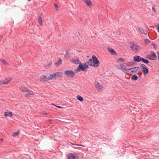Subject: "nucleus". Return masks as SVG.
Returning <instances> with one entry per match:
<instances>
[{
	"label": "nucleus",
	"instance_id": "1",
	"mask_svg": "<svg viewBox=\"0 0 159 159\" xmlns=\"http://www.w3.org/2000/svg\"><path fill=\"white\" fill-rule=\"evenodd\" d=\"M87 63L91 66L97 67L99 65V61L97 57L93 55L92 56V59H90L87 62Z\"/></svg>",
	"mask_w": 159,
	"mask_h": 159
},
{
	"label": "nucleus",
	"instance_id": "2",
	"mask_svg": "<svg viewBox=\"0 0 159 159\" xmlns=\"http://www.w3.org/2000/svg\"><path fill=\"white\" fill-rule=\"evenodd\" d=\"M130 47L133 52L135 53L139 52L141 49L140 46L134 43H132L130 44Z\"/></svg>",
	"mask_w": 159,
	"mask_h": 159
},
{
	"label": "nucleus",
	"instance_id": "3",
	"mask_svg": "<svg viewBox=\"0 0 159 159\" xmlns=\"http://www.w3.org/2000/svg\"><path fill=\"white\" fill-rule=\"evenodd\" d=\"M63 76V73L61 72H57L53 74H50L49 77V80H52L56 79L57 77L61 78Z\"/></svg>",
	"mask_w": 159,
	"mask_h": 159
},
{
	"label": "nucleus",
	"instance_id": "4",
	"mask_svg": "<svg viewBox=\"0 0 159 159\" xmlns=\"http://www.w3.org/2000/svg\"><path fill=\"white\" fill-rule=\"evenodd\" d=\"M65 75L67 77L73 78L75 75L74 72L71 70H65L64 72Z\"/></svg>",
	"mask_w": 159,
	"mask_h": 159
},
{
	"label": "nucleus",
	"instance_id": "5",
	"mask_svg": "<svg viewBox=\"0 0 159 159\" xmlns=\"http://www.w3.org/2000/svg\"><path fill=\"white\" fill-rule=\"evenodd\" d=\"M117 68L121 70L123 72L127 73L128 69L125 66L124 63H120L117 65Z\"/></svg>",
	"mask_w": 159,
	"mask_h": 159
},
{
	"label": "nucleus",
	"instance_id": "6",
	"mask_svg": "<svg viewBox=\"0 0 159 159\" xmlns=\"http://www.w3.org/2000/svg\"><path fill=\"white\" fill-rule=\"evenodd\" d=\"M139 69L138 66L135 67L131 68H128L127 73L133 74L137 72Z\"/></svg>",
	"mask_w": 159,
	"mask_h": 159
},
{
	"label": "nucleus",
	"instance_id": "7",
	"mask_svg": "<svg viewBox=\"0 0 159 159\" xmlns=\"http://www.w3.org/2000/svg\"><path fill=\"white\" fill-rule=\"evenodd\" d=\"M140 66L142 70V72L144 75H146L149 72V70L147 67L144 64L140 65Z\"/></svg>",
	"mask_w": 159,
	"mask_h": 159
},
{
	"label": "nucleus",
	"instance_id": "8",
	"mask_svg": "<svg viewBox=\"0 0 159 159\" xmlns=\"http://www.w3.org/2000/svg\"><path fill=\"white\" fill-rule=\"evenodd\" d=\"M94 84L95 88L98 91H100L102 90L103 87L102 85H100L98 81L94 82Z\"/></svg>",
	"mask_w": 159,
	"mask_h": 159
},
{
	"label": "nucleus",
	"instance_id": "9",
	"mask_svg": "<svg viewBox=\"0 0 159 159\" xmlns=\"http://www.w3.org/2000/svg\"><path fill=\"white\" fill-rule=\"evenodd\" d=\"M86 69V68L83 66V65L81 63L79 64V65L78 67L75 70V71L77 73L80 71V70L84 71Z\"/></svg>",
	"mask_w": 159,
	"mask_h": 159
},
{
	"label": "nucleus",
	"instance_id": "10",
	"mask_svg": "<svg viewBox=\"0 0 159 159\" xmlns=\"http://www.w3.org/2000/svg\"><path fill=\"white\" fill-rule=\"evenodd\" d=\"M11 80V77L6 78L4 80H1L0 81V85L2 84H7Z\"/></svg>",
	"mask_w": 159,
	"mask_h": 159
},
{
	"label": "nucleus",
	"instance_id": "11",
	"mask_svg": "<svg viewBox=\"0 0 159 159\" xmlns=\"http://www.w3.org/2000/svg\"><path fill=\"white\" fill-rule=\"evenodd\" d=\"M147 58L149 59L154 60L156 58L155 53L153 52H152L151 54L147 56Z\"/></svg>",
	"mask_w": 159,
	"mask_h": 159
},
{
	"label": "nucleus",
	"instance_id": "12",
	"mask_svg": "<svg viewBox=\"0 0 159 159\" xmlns=\"http://www.w3.org/2000/svg\"><path fill=\"white\" fill-rule=\"evenodd\" d=\"M27 93H28L25 95V96L28 98L32 97L33 95L35 94V92H34L32 90H29V92H28Z\"/></svg>",
	"mask_w": 159,
	"mask_h": 159
},
{
	"label": "nucleus",
	"instance_id": "13",
	"mask_svg": "<svg viewBox=\"0 0 159 159\" xmlns=\"http://www.w3.org/2000/svg\"><path fill=\"white\" fill-rule=\"evenodd\" d=\"M83 1L87 6L89 8H92L93 7L92 3L90 0H83Z\"/></svg>",
	"mask_w": 159,
	"mask_h": 159
},
{
	"label": "nucleus",
	"instance_id": "14",
	"mask_svg": "<svg viewBox=\"0 0 159 159\" xmlns=\"http://www.w3.org/2000/svg\"><path fill=\"white\" fill-rule=\"evenodd\" d=\"M19 89L21 92L25 93H27L29 92V90L26 87L23 86H20L19 88Z\"/></svg>",
	"mask_w": 159,
	"mask_h": 159
},
{
	"label": "nucleus",
	"instance_id": "15",
	"mask_svg": "<svg viewBox=\"0 0 159 159\" xmlns=\"http://www.w3.org/2000/svg\"><path fill=\"white\" fill-rule=\"evenodd\" d=\"M67 156L69 159H76L77 157V155L76 154L71 153L68 154Z\"/></svg>",
	"mask_w": 159,
	"mask_h": 159
},
{
	"label": "nucleus",
	"instance_id": "16",
	"mask_svg": "<svg viewBox=\"0 0 159 159\" xmlns=\"http://www.w3.org/2000/svg\"><path fill=\"white\" fill-rule=\"evenodd\" d=\"M71 61L72 63L77 64H79L80 63L79 58L76 57L74 58H72L71 60Z\"/></svg>",
	"mask_w": 159,
	"mask_h": 159
},
{
	"label": "nucleus",
	"instance_id": "17",
	"mask_svg": "<svg viewBox=\"0 0 159 159\" xmlns=\"http://www.w3.org/2000/svg\"><path fill=\"white\" fill-rule=\"evenodd\" d=\"M108 51L110 52V53L112 55H116V51L112 48L108 47L107 48Z\"/></svg>",
	"mask_w": 159,
	"mask_h": 159
},
{
	"label": "nucleus",
	"instance_id": "18",
	"mask_svg": "<svg viewBox=\"0 0 159 159\" xmlns=\"http://www.w3.org/2000/svg\"><path fill=\"white\" fill-rule=\"evenodd\" d=\"M142 60V57L139 56H135L134 57V61L136 62H139Z\"/></svg>",
	"mask_w": 159,
	"mask_h": 159
},
{
	"label": "nucleus",
	"instance_id": "19",
	"mask_svg": "<svg viewBox=\"0 0 159 159\" xmlns=\"http://www.w3.org/2000/svg\"><path fill=\"white\" fill-rule=\"evenodd\" d=\"M41 81L47 82L50 80H49V77H47L46 76L42 75L41 76Z\"/></svg>",
	"mask_w": 159,
	"mask_h": 159
},
{
	"label": "nucleus",
	"instance_id": "20",
	"mask_svg": "<svg viewBox=\"0 0 159 159\" xmlns=\"http://www.w3.org/2000/svg\"><path fill=\"white\" fill-rule=\"evenodd\" d=\"M4 115L5 117L9 116L11 117L12 116V114L11 111H6L4 113Z\"/></svg>",
	"mask_w": 159,
	"mask_h": 159
},
{
	"label": "nucleus",
	"instance_id": "21",
	"mask_svg": "<svg viewBox=\"0 0 159 159\" xmlns=\"http://www.w3.org/2000/svg\"><path fill=\"white\" fill-rule=\"evenodd\" d=\"M62 61L61 58H59L58 61L55 62V64L58 66L62 63Z\"/></svg>",
	"mask_w": 159,
	"mask_h": 159
},
{
	"label": "nucleus",
	"instance_id": "22",
	"mask_svg": "<svg viewBox=\"0 0 159 159\" xmlns=\"http://www.w3.org/2000/svg\"><path fill=\"white\" fill-rule=\"evenodd\" d=\"M138 28L139 29V30L140 32L143 34H145V35H146L147 34V32H145V31H144V30H143V29H142V28H140L139 27H138Z\"/></svg>",
	"mask_w": 159,
	"mask_h": 159
},
{
	"label": "nucleus",
	"instance_id": "23",
	"mask_svg": "<svg viewBox=\"0 0 159 159\" xmlns=\"http://www.w3.org/2000/svg\"><path fill=\"white\" fill-rule=\"evenodd\" d=\"M138 77L135 75H134L131 77V79L133 80H137Z\"/></svg>",
	"mask_w": 159,
	"mask_h": 159
},
{
	"label": "nucleus",
	"instance_id": "24",
	"mask_svg": "<svg viewBox=\"0 0 159 159\" xmlns=\"http://www.w3.org/2000/svg\"><path fill=\"white\" fill-rule=\"evenodd\" d=\"M141 61H142L143 62L147 64H148L149 63V61L148 60L145 59L143 57H142Z\"/></svg>",
	"mask_w": 159,
	"mask_h": 159
},
{
	"label": "nucleus",
	"instance_id": "25",
	"mask_svg": "<svg viewBox=\"0 0 159 159\" xmlns=\"http://www.w3.org/2000/svg\"><path fill=\"white\" fill-rule=\"evenodd\" d=\"M19 133V131L18 130H17L16 132H15L13 133V134H12V136L14 137L18 135Z\"/></svg>",
	"mask_w": 159,
	"mask_h": 159
},
{
	"label": "nucleus",
	"instance_id": "26",
	"mask_svg": "<svg viewBox=\"0 0 159 159\" xmlns=\"http://www.w3.org/2000/svg\"><path fill=\"white\" fill-rule=\"evenodd\" d=\"M0 61L1 62L4 64L7 65L8 64V63L4 59H1Z\"/></svg>",
	"mask_w": 159,
	"mask_h": 159
},
{
	"label": "nucleus",
	"instance_id": "27",
	"mask_svg": "<svg viewBox=\"0 0 159 159\" xmlns=\"http://www.w3.org/2000/svg\"><path fill=\"white\" fill-rule=\"evenodd\" d=\"M125 61V60L122 58H119L117 60V62H119L120 61Z\"/></svg>",
	"mask_w": 159,
	"mask_h": 159
},
{
	"label": "nucleus",
	"instance_id": "28",
	"mask_svg": "<svg viewBox=\"0 0 159 159\" xmlns=\"http://www.w3.org/2000/svg\"><path fill=\"white\" fill-rule=\"evenodd\" d=\"M76 98L77 99H83V97L79 95L77 96Z\"/></svg>",
	"mask_w": 159,
	"mask_h": 159
},
{
	"label": "nucleus",
	"instance_id": "29",
	"mask_svg": "<svg viewBox=\"0 0 159 159\" xmlns=\"http://www.w3.org/2000/svg\"><path fill=\"white\" fill-rule=\"evenodd\" d=\"M83 66L86 69L89 68L88 65L87 64V63L84 64V65H83Z\"/></svg>",
	"mask_w": 159,
	"mask_h": 159
},
{
	"label": "nucleus",
	"instance_id": "30",
	"mask_svg": "<svg viewBox=\"0 0 159 159\" xmlns=\"http://www.w3.org/2000/svg\"><path fill=\"white\" fill-rule=\"evenodd\" d=\"M150 42V41L148 39H145V43H146L148 44Z\"/></svg>",
	"mask_w": 159,
	"mask_h": 159
},
{
	"label": "nucleus",
	"instance_id": "31",
	"mask_svg": "<svg viewBox=\"0 0 159 159\" xmlns=\"http://www.w3.org/2000/svg\"><path fill=\"white\" fill-rule=\"evenodd\" d=\"M52 64V62H49V63L48 64H47V65H46L45 66L46 67H47L48 66H51V65Z\"/></svg>",
	"mask_w": 159,
	"mask_h": 159
},
{
	"label": "nucleus",
	"instance_id": "32",
	"mask_svg": "<svg viewBox=\"0 0 159 159\" xmlns=\"http://www.w3.org/2000/svg\"><path fill=\"white\" fill-rule=\"evenodd\" d=\"M42 24H43L42 20L41 19V17H40V26H42Z\"/></svg>",
	"mask_w": 159,
	"mask_h": 159
},
{
	"label": "nucleus",
	"instance_id": "33",
	"mask_svg": "<svg viewBox=\"0 0 159 159\" xmlns=\"http://www.w3.org/2000/svg\"><path fill=\"white\" fill-rule=\"evenodd\" d=\"M54 6L56 8V9L58 7V6H57V4H56V3H55L54 4Z\"/></svg>",
	"mask_w": 159,
	"mask_h": 159
},
{
	"label": "nucleus",
	"instance_id": "34",
	"mask_svg": "<svg viewBox=\"0 0 159 159\" xmlns=\"http://www.w3.org/2000/svg\"><path fill=\"white\" fill-rule=\"evenodd\" d=\"M155 26L158 29V27H159V24H155Z\"/></svg>",
	"mask_w": 159,
	"mask_h": 159
},
{
	"label": "nucleus",
	"instance_id": "35",
	"mask_svg": "<svg viewBox=\"0 0 159 159\" xmlns=\"http://www.w3.org/2000/svg\"><path fill=\"white\" fill-rule=\"evenodd\" d=\"M42 114L43 115H46L47 114V113L45 111H43L42 112Z\"/></svg>",
	"mask_w": 159,
	"mask_h": 159
},
{
	"label": "nucleus",
	"instance_id": "36",
	"mask_svg": "<svg viewBox=\"0 0 159 159\" xmlns=\"http://www.w3.org/2000/svg\"><path fill=\"white\" fill-rule=\"evenodd\" d=\"M57 107H58V108H62L63 107H61V106H55Z\"/></svg>",
	"mask_w": 159,
	"mask_h": 159
},
{
	"label": "nucleus",
	"instance_id": "37",
	"mask_svg": "<svg viewBox=\"0 0 159 159\" xmlns=\"http://www.w3.org/2000/svg\"><path fill=\"white\" fill-rule=\"evenodd\" d=\"M133 63L134 62L132 61H130V62H129V63L130 65H132Z\"/></svg>",
	"mask_w": 159,
	"mask_h": 159
},
{
	"label": "nucleus",
	"instance_id": "38",
	"mask_svg": "<svg viewBox=\"0 0 159 159\" xmlns=\"http://www.w3.org/2000/svg\"><path fill=\"white\" fill-rule=\"evenodd\" d=\"M38 20L39 22L40 23V16H39L38 18Z\"/></svg>",
	"mask_w": 159,
	"mask_h": 159
},
{
	"label": "nucleus",
	"instance_id": "39",
	"mask_svg": "<svg viewBox=\"0 0 159 159\" xmlns=\"http://www.w3.org/2000/svg\"><path fill=\"white\" fill-rule=\"evenodd\" d=\"M126 66H128L129 65H130V64H129V62H128V63H127L126 64Z\"/></svg>",
	"mask_w": 159,
	"mask_h": 159
},
{
	"label": "nucleus",
	"instance_id": "40",
	"mask_svg": "<svg viewBox=\"0 0 159 159\" xmlns=\"http://www.w3.org/2000/svg\"><path fill=\"white\" fill-rule=\"evenodd\" d=\"M48 122H51V121H52V120H48Z\"/></svg>",
	"mask_w": 159,
	"mask_h": 159
},
{
	"label": "nucleus",
	"instance_id": "41",
	"mask_svg": "<svg viewBox=\"0 0 159 159\" xmlns=\"http://www.w3.org/2000/svg\"><path fill=\"white\" fill-rule=\"evenodd\" d=\"M152 9L153 11H154V12H155V11H154L155 8H154L152 7Z\"/></svg>",
	"mask_w": 159,
	"mask_h": 159
},
{
	"label": "nucleus",
	"instance_id": "42",
	"mask_svg": "<svg viewBox=\"0 0 159 159\" xmlns=\"http://www.w3.org/2000/svg\"><path fill=\"white\" fill-rule=\"evenodd\" d=\"M77 145L78 146H83V145Z\"/></svg>",
	"mask_w": 159,
	"mask_h": 159
},
{
	"label": "nucleus",
	"instance_id": "43",
	"mask_svg": "<svg viewBox=\"0 0 159 159\" xmlns=\"http://www.w3.org/2000/svg\"><path fill=\"white\" fill-rule=\"evenodd\" d=\"M157 29L158 30V32L159 33V27H158Z\"/></svg>",
	"mask_w": 159,
	"mask_h": 159
},
{
	"label": "nucleus",
	"instance_id": "44",
	"mask_svg": "<svg viewBox=\"0 0 159 159\" xmlns=\"http://www.w3.org/2000/svg\"><path fill=\"white\" fill-rule=\"evenodd\" d=\"M137 74H138V75H139V76H140V74H139V73H137Z\"/></svg>",
	"mask_w": 159,
	"mask_h": 159
},
{
	"label": "nucleus",
	"instance_id": "45",
	"mask_svg": "<svg viewBox=\"0 0 159 159\" xmlns=\"http://www.w3.org/2000/svg\"><path fill=\"white\" fill-rule=\"evenodd\" d=\"M29 2L31 0H27Z\"/></svg>",
	"mask_w": 159,
	"mask_h": 159
},
{
	"label": "nucleus",
	"instance_id": "46",
	"mask_svg": "<svg viewBox=\"0 0 159 159\" xmlns=\"http://www.w3.org/2000/svg\"><path fill=\"white\" fill-rule=\"evenodd\" d=\"M1 141H2L3 140V139H1Z\"/></svg>",
	"mask_w": 159,
	"mask_h": 159
},
{
	"label": "nucleus",
	"instance_id": "47",
	"mask_svg": "<svg viewBox=\"0 0 159 159\" xmlns=\"http://www.w3.org/2000/svg\"><path fill=\"white\" fill-rule=\"evenodd\" d=\"M80 101H82L83 100H79Z\"/></svg>",
	"mask_w": 159,
	"mask_h": 159
},
{
	"label": "nucleus",
	"instance_id": "48",
	"mask_svg": "<svg viewBox=\"0 0 159 159\" xmlns=\"http://www.w3.org/2000/svg\"><path fill=\"white\" fill-rule=\"evenodd\" d=\"M52 105H55L54 104H53Z\"/></svg>",
	"mask_w": 159,
	"mask_h": 159
}]
</instances>
